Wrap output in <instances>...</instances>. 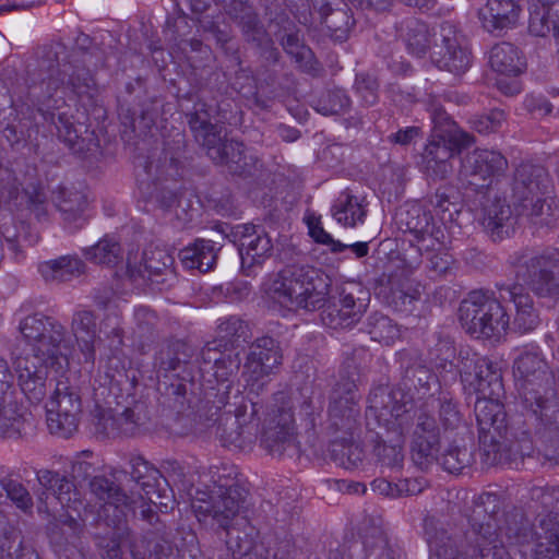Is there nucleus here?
I'll return each instance as SVG.
<instances>
[{
    "mask_svg": "<svg viewBox=\"0 0 559 559\" xmlns=\"http://www.w3.org/2000/svg\"><path fill=\"white\" fill-rule=\"evenodd\" d=\"M528 29L535 36H546L559 31V0H537L531 12Z\"/></svg>",
    "mask_w": 559,
    "mask_h": 559,
    "instance_id": "c9c22d12",
    "label": "nucleus"
},
{
    "mask_svg": "<svg viewBox=\"0 0 559 559\" xmlns=\"http://www.w3.org/2000/svg\"><path fill=\"white\" fill-rule=\"evenodd\" d=\"M216 332L221 341L231 345L240 341L247 342L251 337L249 323L237 316L222 318Z\"/></svg>",
    "mask_w": 559,
    "mask_h": 559,
    "instance_id": "c03bdc74",
    "label": "nucleus"
},
{
    "mask_svg": "<svg viewBox=\"0 0 559 559\" xmlns=\"http://www.w3.org/2000/svg\"><path fill=\"white\" fill-rule=\"evenodd\" d=\"M179 257L185 267L197 269L202 273L210 271L216 263V251L211 240H195L180 250Z\"/></svg>",
    "mask_w": 559,
    "mask_h": 559,
    "instance_id": "ea45409f",
    "label": "nucleus"
},
{
    "mask_svg": "<svg viewBox=\"0 0 559 559\" xmlns=\"http://www.w3.org/2000/svg\"><path fill=\"white\" fill-rule=\"evenodd\" d=\"M8 498L22 510H28L33 507V499L28 490L15 480H9L4 485Z\"/></svg>",
    "mask_w": 559,
    "mask_h": 559,
    "instance_id": "0e129e2a",
    "label": "nucleus"
},
{
    "mask_svg": "<svg viewBox=\"0 0 559 559\" xmlns=\"http://www.w3.org/2000/svg\"><path fill=\"white\" fill-rule=\"evenodd\" d=\"M277 401L280 404L264 419L261 436L262 447L273 456H282L294 448L297 438L293 400L281 395Z\"/></svg>",
    "mask_w": 559,
    "mask_h": 559,
    "instance_id": "2eb2a0df",
    "label": "nucleus"
},
{
    "mask_svg": "<svg viewBox=\"0 0 559 559\" xmlns=\"http://www.w3.org/2000/svg\"><path fill=\"white\" fill-rule=\"evenodd\" d=\"M247 491L234 489L231 491L198 490L192 508L200 521L210 518L213 524L229 533L247 522Z\"/></svg>",
    "mask_w": 559,
    "mask_h": 559,
    "instance_id": "6e6552de",
    "label": "nucleus"
},
{
    "mask_svg": "<svg viewBox=\"0 0 559 559\" xmlns=\"http://www.w3.org/2000/svg\"><path fill=\"white\" fill-rule=\"evenodd\" d=\"M115 419L117 421L116 428L118 437L134 436L139 431L141 426V418L133 408H126L123 412L118 414L115 413Z\"/></svg>",
    "mask_w": 559,
    "mask_h": 559,
    "instance_id": "052dcab7",
    "label": "nucleus"
},
{
    "mask_svg": "<svg viewBox=\"0 0 559 559\" xmlns=\"http://www.w3.org/2000/svg\"><path fill=\"white\" fill-rule=\"evenodd\" d=\"M90 490L99 507V516L108 520L112 518V523L120 522L126 515L124 509L133 502L114 481L104 476H95L90 481Z\"/></svg>",
    "mask_w": 559,
    "mask_h": 559,
    "instance_id": "4be33fe9",
    "label": "nucleus"
},
{
    "mask_svg": "<svg viewBox=\"0 0 559 559\" xmlns=\"http://www.w3.org/2000/svg\"><path fill=\"white\" fill-rule=\"evenodd\" d=\"M321 321L328 328L347 329L360 321L370 302V293L357 282H346L328 296Z\"/></svg>",
    "mask_w": 559,
    "mask_h": 559,
    "instance_id": "9d476101",
    "label": "nucleus"
},
{
    "mask_svg": "<svg viewBox=\"0 0 559 559\" xmlns=\"http://www.w3.org/2000/svg\"><path fill=\"white\" fill-rule=\"evenodd\" d=\"M480 222L492 240H502L514 230L515 217L506 200L488 198L483 204Z\"/></svg>",
    "mask_w": 559,
    "mask_h": 559,
    "instance_id": "bb28decb",
    "label": "nucleus"
},
{
    "mask_svg": "<svg viewBox=\"0 0 559 559\" xmlns=\"http://www.w3.org/2000/svg\"><path fill=\"white\" fill-rule=\"evenodd\" d=\"M47 426L52 435L69 438L78 429L82 412V401L76 386L68 380L56 383L52 395L46 405Z\"/></svg>",
    "mask_w": 559,
    "mask_h": 559,
    "instance_id": "ddd939ff",
    "label": "nucleus"
},
{
    "mask_svg": "<svg viewBox=\"0 0 559 559\" xmlns=\"http://www.w3.org/2000/svg\"><path fill=\"white\" fill-rule=\"evenodd\" d=\"M397 224L402 230L414 236L419 249L430 250L438 241L432 224V216L419 205H412L408 209H401L396 213Z\"/></svg>",
    "mask_w": 559,
    "mask_h": 559,
    "instance_id": "b1692460",
    "label": "nucleus"
},
{
    "mask_svg": "<svg viewBox=\"0 0 559 559\" xmlns=\"http://www.w3.org/2000/svg\"><path fill=\"white\" fill-rule=\"evenodd\" d=\"M85 195L75 189L61 188L58 197V207L64 221H78L86 207Z\"/></svg>",
    "mask_w": 559,
    "mask_h": 559,
    "instance_id": "49530a36",
    "label": "nucleus"
},
{
    "mask_svg": "<svg viewBox=\"0 0 559 559\" xmlns=\"http://www.w3.org/2000/svg\"><path fill=\"white\" fill-rule=\"evenodd\" d=\"M85 258L96 264L116 265L122 260L120 245L112 238L104 237L85 250Z\"/></svg>",
    "mask_w": 559,
    "mask_h": 559,
    "instance_id": "a18cd8bd",
    "label": "nucleus"
},
{
    "mask_svg": "<svg viewBox=\"0 0 559 559\" xmlns=\"http://www.w3.org/2000/svg\"><path fill=\"white\" fill-rule=\"evenodd\" d=\"M131 475L133 479L141 485L143 489L152 487L153 483L157 479L159 472L145 461L142 456H134L131 459Z\"/></svg>",
    "mask_w": 559,
    "mask_h": 559,
    "instance_id": "bf43d9fd",
    "label": "nucleus"
},
{
    "mask_svg": "<svg viewBox=\"0 0 559 559\" xmlns=\"http://www.w3.org/2000/svg\"><path fill=\"white\" fill-rule=\"evenodd\" d=\"M37 480L44 488L52 492L62 508L78 510V507L82 504L73 484L58 472L40 469L37 472Z\"/></svg>",
    "mask_w": 559,
    "mask_h": 559,
    "instance_id": "2f4dec72",
    "label": "nucleus"
},
{
    "mask_svg": "<svg viewBox=\"0 0 559 559\" xmlns=\"http://www.w3.org/2000/svg\"><path fill=\"white\" fill-rule=\"evenodd\" d=\"M281 342L272 336L257 337L248 348L242 378L250 391L259 393L265 386L266 379L280 372L283 365Z\"/></svg>",
    "mask_w": 559,
    "mask_h": 559,
    "instance_id": "9b49d317",
    "label": "nucleus"
},
{
    "mask_svg": "<svg viewBox=\"0 0 559 559\" xmlns=\"http://www.w3.org/2000/svg\"><path fill=\"white\" fill-rule=\"evenodd\" d=\"M425 536L430 550L439 559H468L467 554L459 547L456 540L443 528H437L432 521L425 522Z\"/></svg>",
    "mask_w": 559,
    "mask_h": 559,
    "instance_id": "4c0bfd02",
    "label": "nucleus"
},
{
    "mask_svg": "<svg viewBox=\"0 0 559 559\" xmlns=\"http://www.w3.org/2000/svg\"><path fill=\"white\" fill-rule=\"evenodd\" d=\"M193 356L194 349L186 342H169L160 347L155 357L157 373L164 378L190 381L193 378Z\"/></svg>",
    "mask_w": 559,
    "mask_h": 559,
    "instance_id": "6ab92c4d",
    "label": "nucleus"
},
{
    "mask_svg": "<svg viewBox=\"0 0 559 559\" xmlns=\"http://www.w3.org/2000/svg\"><path fill=\"white\" fill-rule=\"evenodd\" d=\"M453 155L444 134L431 135L423 153V165L427 176L433 180L445 179L453 170Z\"/></svg>",
    "mask_w": 559,
    "mask_h": 559,
    "instance_id": "cd10ccee",
    "label": "nucleus"
},
{
    "mask_svg": "<svg viewBox=\"0 0 559 559\" xmlns=\"http://www.w3.org/2000/svg\"><path fill=\"white\" fill-rule=\"evenodd\" d=\"M443 133L448 145L452 147L453 152L455 150L460 152L462 148L468 147L475 143V138L465 130L456 128L455 123L445 129Z\"/></svg>",
    "mask_w": 559,
    "mask_h": 559,
    "instance_id": "69168bd1",
    "label": "nucleus"
},
{
    "mask_svg": "<svg viewBox=\"0 0 559 559\" xmlns=\"http://www.w3.org/2000/svg\"><path fill=\"white\" fill-rule=\"evenodd\" d=\"M360 415L359 394L353 380L336 383L331 394L329 420L335 431L353 436Z\"/></svg>",
    "mask_w": 559,
    "mask_h": 559,
    "instance_id": "f3484780",
    "label": "nucleus"
},
{
    "mask_svg": "<svg viewBox=\"0 0 559 559\" xmlns=\"http://www.w3.org/2000/svg\"><path fill=\"white\" fill-rule=\"evenodd\" d=\"M330 285L322 270L294 264L264 282L263 290L269 299L287 311H316L325 305Z\"/></svg>",
    "mask_w": 559,
    "mask_h": 559,
    "instance_id": "7ed1b4c3",
    "label": "nucleus"
},
{
    "mask_svg": "<svg viewBox=\"0 0 559 559\" xmlns=\"http://www.w3.org/2000/svg\"><path fill=\"white\" fill-rule=\"evenodd\" d=\"M552 199L546 195H537L534 200H528L527 215L535 219V223L549 225L559 217V209L552 207Z\"/></svg>",
    "mask_w": 559,
    "mask_h": 559,
    "instance_id": "09e8293b",
    "label": "nucleus"
},
{
    "mask_svg": "<svg viewBox=\"0 0 559 559\" xmlns=\"http://www.w3.org/2000/svg\"><path fill=\"white\" fill-rule=\"evenodd\" d=\"M349 98L343 90L335 88L322 94L316 102V110L324 116L338 115L349 107Z\"/></svg>",
    "mask_w": 559,
    "mask_h": 559,
    "instance_id": "603ef678",
    "label": "nucleus"
},
{
    "mask_svg": "<svg viewBox=\"0 0 559 559\" xmlns=\"http://www.w3.org/2000/svg\"><path fill=\"white\" fill-rule=\"evenodd\" d=\"M519 14L520 7L514 0H487L478 12L483 27L489 33L511 28L516 24Z\"/></svg>",
    "mask_w": 559,
    "mask_h": 559,
    "instance_id": "c85d7f7f",
    "label": "nucleus"
},
{
    "mask_svg": "<svg viewBox=\"0 0 559 559\" xmlns=\"http://www.w3.org/2000/svg\"><path fill=\"white\" fill-rule=\"evenodd\" d=\"M189 127L195 140L204 147L206 155L218 165H225L231 173H242L247 166L245 146L223 134V127L209 121V115L195 110L188 115Z\"/></svg>",
    "mask_w": 559,
    "mask_h": 559,
    "instance_id": "0eeeda50",
    "label": "nucleus"
},
{
    "mask_svg": "<svg viewBox=\"0 0 559 559\" xmlns=\"http://www.w3.org/2000/svg\"><path fill=\"white\" fill-rule=\"evenodd\" d=\"M404 39L411 53L423 57L431 45V34L428 26L415 19L405 21Z\"/></svg>",
    "mask_w": 559,
    "mask_h": 559,
    "instance_id": "79ce46f5",
    "label": "nucleus"
},
{
    "mask_svg": "<svg viewBox=\"0 0 559 559\" xmlns=\"http://www.w3.org/2000/svg\"><path fill=\"white\" fill-rule=\"evenodd\" d=\"M212 486L207 491H231L243 489L237 480V469L233 465L222 464L210 469Z\"/></svg>",
    "mask_w": 559,
    "mask_h": 559,
    "instance_id": "8fccbe9b",
    "label": "nucleus"
},
{
    "mask_svg": "<svg viewBox=\"0 0 559 559\" xmlns=\"http://www.w3.org/2000/svg\"><path fill=\"white\" fill-rule=\"evenodd\" d=\"M508 169L507 158L498 151L475 148L462 158L457 179L474 191L488 188Z\"/></svg>",
    "mask_w": 559,
    "mask_h": 559,
    "instance_id": "4468645a",
    "label": "nucleus"
},
{
    "mask_svg": "<svg viewBox=\"0 0 559 559\" xmlns=\"http://www.w3.org/2000/svg\"><path fill=\"white\" fill-rule=\"evenodd\" d=\"M61 49V52H55L56 63L50 61L48 66H41L46 72L39 84L44 95L49 98L61 87L70 88L78 95L87 94L95 86L91 67L97 68V64L93 63V55L74 49L66 56Z\"/></svg>",
    "mask_w": 559,
    "mask_h": 559,
    "instance_id": "20e7f679",
    "label": "nucleus"
},
{
    "mask_svg": "<svg viewBox=\"0 0 559 559\" xmlns=\"http://www.w3.org/2000/svg\"><path fill=\"white\" fill-rule=\"evenodd\" d=\"M85 271L84 262L78 257L62 255L38 265V272L48 284H61L81 276Z\"/></svg>",
    "mask_w": 559,
    "mask_h": 559,
    "instance_id": "7c9ffc66",
    "label": "nucleus"
},
{
    "mask_svg": "<svg viewBox=\"0 0 559 559\" xmlns=\"http://www.w3.org/2000/svg\"><path fill=\"white\" fill-rule=\"evenodd\" d=\"M257 424L247 421L239 412L235 416H223L216 427V436L224 445L243 448L255 440Z\"/></svg>",
    "mask_w": 559,
    "mask_h": 559,
    "instance_id": "c756f323",
    "label": "nucleus"
},
{
    "mask_svg": "<svg viewBox=\"0 0 559 559\" xmlns=\"http://www.w3.org/2000/svg\"><path fill=\"white\" fill-rule=\"evenodd\" d=\"M26 420L12 395L0 399V440L16 439L25 431Z\"/></svg>",
    "mask_w": 559,
    "mask_h": 559,
    "instance_id": "a19ab883",
    "label": "nucleus"
},
{
    "mask_svg": "<svg viewBox=\"0 0 559 559\" xmlns=\"http://www.w3.org/2000/svg\"><path fill=\"white\" fill-rule=\"evenodd\" d=\"M471 543L481 559H509L504 556L497 524L491 515H486L483 506L477 504L469 516Z\"/></svg>",
    "mask_w": 559,
    "mask_h": 559,
    "instance_id": "a211bd4d",
    "label": "nucleus"
},
{
    "mask_svg": "<svg viewBox=\"0 0 559 559\" xmlns=\"http://www.w3.org/2000/svg\"><path fill=\"white\" fill-rule=\"evenodd\" d=\"M432 60L438 68L455 75L464 73L471 66L466 39L450 22L440 26V43L436 44Z\"/></svg>",
    "mask_w": 559,
    "mask_h": 559,
    "instance_id": "dca6fc26",
    "label": "nucleus"
},
{
    "mask_svg": "<svg viewBox=\"0 0 559 559\" xmlns=\"http://www.w3.org/2000/svg\"><path fill=\"white\" fill-rule=\"evenodd\" d=\"M174 258L165 249L159 247L147 248L143 252L142 263L139 267L128 262V271L130 277H138L151 283H164L168 276L174 275L173 271Z\"/></svg>",
    "mask_w": 559,
    "mask_h": 559,
    "instance_id": "a878e982",
    "label": "nucleus"
},
{
    "mask_svg": "<svg viewBox=\"0 0 559 559\" xmlns=\"http://www.w3.org/2000/svg\"><path fill=\"white\" fill-rule=\"evenodd\" d=\"M72 332L86 362L95 360V342L97 340L96 317L92 311L80 310L73 314Z\"/></svg>",
    "mask_w": 559,
    "mask_h": 559,
    "instance_id": "473e14b6",
    "label": "nucleus"
},
{
    "mask_svg": "<svg viewBox=\"0 0 559 559\" xmlns=\"http://www.w3.org/2000/svg\"><path fill=\"white\" fill-rule=\"evenodd\" d=\"M409 403L411 396L400 388L380 386L369 396V406L366 411L367 425L371 429L384 428V432H377L373 447L374 455L384 466L394 467L403 462L406 414Z\"/></svg>",
    "mask_w": 559,
    "mask_h": 559,
    "instance_id": "f03ea898",
    "label": "nucleus"
},
{
    "mask_svg": "<svg viewBox=\"0 0 559 559\" xmlns=\"http://www.w3.org/2000/svg\"><path fill=\"white\" fill-rule=\"evenodd\" d=\"M116 419L115 413L111 409H103L96 416L95 429L96 432L108 438H116L117 428H116Z\"/></svg>",
    "mask_w": 559,
    "mask_h": 559,
    "instance_id": "774afa93",
    "label": "nucleus"
},
{
    "mask_svg": "<svg viewBox=\"0 0 559 559\" xmlns=\"http://www.w3.org/2000/svg\"><path fill=\"white\" fill-rule=\"evenodd\" d=\"M536 559H559V513H548L536 530Z\"/></svg>",
    "mask_w": 559,
    "mask_h": 559,
    "instance_id": "72a5a7b5",
    "label": "nucleus"
},
{
    "mask_svg": "<svg viewBox=\"0 0 559 559\" xmlns=\"http://www.w3.org/2000/svg\"><path fill=\"white\" fill-rule=\"evenodd\" d=\"M551 181L547 170L540 165L522 163L514 173L513 197L521 203L523 209L527 207L525 203L534 200L537 195L550 193Z\"/></svg>",
    "mask_w": 559,
    "mask_h": 559,
    "instance_id": "412c9836",
    "label": "nucleus"
},
{
    "mask_svg": "<svg viewBox=\"0 0 559 559\" xmlns=\"http://www.w3.org/2000/svg\"><path fill=\"white\" fill-rule=\"evenodd\" d=\"M20 332L28 349L13 361L17 383L26 399L38 404L48 393V372H63L69 368L73 343L67 329L58 320L33 314L20 323Z\"/></svg>",
    "mask_w": 559,
    "mask_h": 559,
    "instance_id": "f257e3e1",
    "label": "nucleus"
},
{
    "mask_svg": "<svg viewBox=\"0 0 559 559\" xmlns=\"http://www.w3.org/2000/svg\"><path fill=\"white\" fill-rule=\"evenodd\" d=\"M378 82L369 74L360 73L356 75L355 87L362 102L370 106L378 99Z\"/></svg>",
    "mask_w": 559,
    "mask_h": 559,
    "instance_id": "680f3d73",
    "label": "nucleus"
},
{
    "mask_svg": "<svg viewBox=\"0 0 559 559\" xmlns=\"http://www.w3.org/2000/svg\"><path fill=\"white\" fill-rule=\"evenodd\" d=\"M366 331L371 340L391 345L400 337V330L393 321L381 313H373L368 318Z\"/></svg>",
    "mask_w": 559,
    "mask_h": 559,
    "instance_id": "37998d69",
    "label": "nucleus"
},
{
    "mask_svg": "<svg viewBox=\"0 0 559 559\" xmlns=\"http://www.w3.org/2000/svg\"><path fill=\"white\" fill-rule=\"evenodd\" d=\"M333 445V452L340 455L341 463L345 468H356L362 463L364 450L358 443L353 441L352 436L349 438L343 437L340 440L336 439Z\"/></svg>",
    "mask_w": 559,
    "mask_h": 559,
    "instance_id": "864d4df0",
    "label": "nucleus"
},
{
    "mask_svg": "<svg viewBox=\"0 0 559 559\" xmlns=\"http://www.w3.org/2000/svg\"><path fill=\"white\" fill-rule=\"evenodd\" d=\"M238 245L242 269L260 264L272 250L269 236L254 225H239L233 233Z\"/></svg>",
    "mask_w": 559,
    "mask_h": 559,
    "instance_id": "5701e85b",
    "label": "nucleus"
},
{
    "mask_svg": "<svg viewBox=\"0 0 559 559\" xmlns=\"http://www.w3.org/2000/svg\"><path fill=\"white\" fill-rule=\"evenodd\" d=\"M501 396L477 395L474 407L480 449L486 461L492 465L509 461L512 452Z\"/></svg>",
    "mask_w": 559,
    "mask_h": 559,
    "instance_id": "39448f33",
    "label": "nucleus"
},
{
    "mask_svg": "<svg viewBox=\"0 0 559 559\" xmlns=\"http://www.w3.org/2000/svg\"><path fill=\"white\" fill-rule=\"evenodd\" d=\"M459 319L465 332L475 338H498L510 323L499 295L490 296L481 290L472 292L462 300Z\"/></svg>",
    "mask_w": 559,
    "mask_h": 559,
    "instance_id": "423d86ee",
    "label": "nucleus"
},
{
    "mask_svg": "<svg viewBox=\"0 0 559 559\" xmlns=\"http://www.w3.org/2000/svg\"><path fill=\"white\" fill-rule=\"evenodd\" d=\"M509 263L526 269L527 285L534 294L559 300V254H537L521 249L509 257Z\"/></svg>",
    "mask_w": 559,
    "mask_h": 559,
    "instance_id": "f8f14e48",
    "label": "nucleus"
},
{
    "mask_svg": "<svg viewBox=\"0 0 559 559\" xmlns=\"http://www.w3.org/2000/svg\"><path fill=\"white\" fill-rule=\"evenodd\" d=\"M405 380L417 391L423 393L429 392L438 384L437 377L432 371L423 364H414L407 367L405 371Z\"/></svg>",
    "mask_w": 559,
    "mask_h": 559,
    "instance_id": "5fc2aeb1",
    "label": "nucleus"
},
{
    "mask_svg": "<svg viewBox=\"0 0 559 559\" xmlns=\"http://www.w3.org/2000/svg\"><path fill=\"white\" fill-rule=\"evenodd\" d=\"M462 382L477 395H502V374L498 366L488 358H477L471 370L461 374Z\"/></svg>",
    "mask_w": 559,
    "mask_h": 559,
    "instance_id": "393cba45",
    "label": "nucleus"
},
{
    "mask_svg": "<svg viewBox=\"0 0 559 559\" xmlns=\"http://www.w3.org/2000/svg\"><path fill=\"white\" fill-rule=\"evenodd\" d=\"M421 296V286L407 277H393L389 282L385 299L399 311L409 312Z\"/></svg>",
    "mask_w": 559,
    "mask_h": 559,
    "instance_id": "f704fd0d",
    "label": "nucleus"
},
{
    "mask_svg": "<svg viewBox=\"0 0 559 559\" xmlns=\"http://www.w3.org/2000/svg\"><path fill=\"white\" fill-rule=\"evenodd\" d=\"M489 62L493 71L507 76H516L525 68V61L518 47L510 43L493 46Z\"/></svg>",
    "mask_w": 559,
    "mask_h": 559,
    "instance_id": "e433bc0d",
    "label": "nucleus"
},
{
    "mask_svg": "<svg viewBox=\"0 0 559 559\" xmlns=\"http://www.w3.org/2000/svg\"><path fill=\"white\" fill-rule=\"evenodd\" d=\"M242 33L248 41L255 43L258 46L269 40L264 27L259 22L257 15H247L241 21Z\"/></svg>",
    "mask_w": 559,
    "mask_h": 559,
    "instance_id": "e2e57ef3",
    "label": "nucleus"
},
{
    "mask_svg": "<svg viewBox=\"0 0 559 559\" xmlns=\"http://www.w3.org/2000/svg\"><path fill=\"white\" fill-rule=\"evenodd\" d=\"M306 223L309 229V235L316 242L329 246L330 250L334 253L342 252L346 249V245L338 240H334L332 236L324 230L319 217L313 215L308 216Z\"/></svg>",
    "mask_w": 559,
    "mask_h": 559,
    "instance_id": "13d9d810",
    "label": "nucleus"
},
{
    "mask_svg": "<svg viewBox=\"0 0 559 559\" xmlns=\"http://www.w3.org/2000/svg\"><path fill=\"white\" fill-rule=\"evenodd\" d=\"M439 438L428 439L416 437L413 441L412 457L420 468H428L435 461H438Z\"/></svg>",
    "mask_w": 559,
    "mask_h": 559,
    "instance_id": "3c124183",
    "label": "nucleus"
},
{
    "mask_svg": "<svg viewBox=\"0 0 559 559\" xmlns=\"http://www.w3.org/2000/svg\"><path fill=\"white\" fill-rule=\"evenodd\" d=\"M506 120L504 111L501 109H492L488 114L477 115L471 118V128L480 133L489 134L498 131Z\"/></svg>",
    "mask_w": 559,
    "mask_h": 559,
    "instance_id": "6e6d98bb",
    "label": "nucleus"
},
{
    "mask_svg": "<svg viewBox=\"0 0 559 559\" xmlns=\"http://www.w3.org/2000/svg\"><path fill=\"white\" fill-rule=\"evenodd\" d=\"M444 471L450 474H460L474 462L473 453L466 447L450 445L438 459Z\"/></svg>",
    "mask_w": 559,
    "mask_h": 559,
    "instance_id": "de8ad7c7",
    "label": "nucleus"
},
{
    "mask_svg": "<svg viewBox=\"0 0 559 559\" xmlns=\"http://www.w3.org/2000/svg\"><path fill=\"white\" fill-rule=\"evenodd\" d=\"M416 437H424L432 440L440 437L436 419L425 411H421L417 416L416 428L414 431V438Z\"/></svg>",
    "mask_w": 559,
    "mask_h": 559,
    "instance_id": "338daca9",
    "label": "nucleus"
},
{
    "mask_svg": "<svg viewBox=\"0 0 559 559\" xmlns=\"http://www.w3.org/2000/svg\"><path fill=\"white\" fill-rule=\"evenodd\" d=\"M331 212L336 222L345 227H355L358 224H362L367 215L366 205L362 204V200L348 191L340 194Z\"/></svg>",
    "mask_w": 559,
    "mask_h": 559,
    "instance_id": "58836bf2",
    "label": "nucleus"
},
{
    "mask_svg": "<svg viewBox=\"0 0 559 559\" xmlns=\"http://www.w3.org/2000/svg\"><path fill=\"white\" fill-rule=\"evenodd\" d=\"M499 298L502 302L514 304L513 329L519 333H528L540 324L539 310L531 295L520 284L499 285Z\"/></svg>",
    "mask_w": 559,
    "mask_h": 559,
    "instance_id": "aec40b11",
    "label": "nucleus"
},
{
    "mask_svg": "<svg viewBox=\"0 0 559 559\" xmlns=\"http://www.w3.org/2000/svg\"><path fill=\"white\" fill-rule=\"evenodd\" d=\"M515 378L521 381L525 402L535 413L546 409L556 400L554 376L538 350H524L513 362Z\"/></svg>",
    "mask_w": 559,
    "mask_h": 559,
    "instance_id": "1a4fd4ad",
    "label": "nucleus"
},
{
    "mask_svg": "<svg viewBox=\"0 0 559 559\" xmlns=\"http://www.w3.org/2000/svg\"><path fill=\"white\" fill-rule=\"evenodd\" d=\"M241 365L240 354L234 349L224 350L214 369V376L218 381H227L236 376Z\"/></svg>",
    "mask_w": 559,
    "mask_h": 559,
    "instance_id": "4d7b16f0",
    "label": "nucleus"
}]
</instances>
